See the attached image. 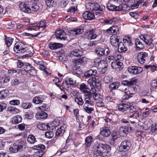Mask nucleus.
<instances>
[{
  "label": "nucleus",
  "mask_w": 157,
  "mask_h": 157,
  "mask_svg": "<svg viewBox=\"0 0 157 157\" xmlns=\"http://www.w3.org/2000/svg\"><path fill=\"white\" fill-rule=\"evenodd\" d=\"M97 71L96 70L90 69L86 72L84 75L85 77H90L92 75H95L97 74Z\"/></svg>",
  "instance_id": "29"
},
{
  "label": "nucleus",
  "mask_w": 157,
  "mask_h": 157,
  "mask_svg": "<svg viewBox=\"0 0 157 157\" xmlns=\"http://www.w3.org/2000/svg\"><path fill=\"white\" fill-rule=\"evenodd\" d=\"M92 142V137L90 136L86 137L85 140V145L87 147H89Z\"/></svg>",
  "instance_id": "39"
},
{
  "label": "nucleus",
  "mask_w": 157,
  "mask_h": 157,
  "mask_svg": "<svg viewBox=\"0 0 157 157\" xmlns=\"http://www.w3.org/2000/svg\"><path fill=\"white\" fill-rule=\"evenodd\" d=\"M20 10L25 13H30L31 12V10L29 8L28 6L24 3L21 2L19 5Z\"/></svg>",
  "instance_id": "16"
},
{
  "label": "nucleus",
  "mask_w": 157,
  "mask_h": 157,
  "mask_svg": "<svg viewBox=\"0 0 157 157\" xmlns=\"http://www.w3.org/2000/svg\"><path fill=\"white\" fill-rule=\"evenodd\" d=\"M64 128L63 127H61L60 128L58 129L56 133V136H59L62 135V133L64 132Z\"/></svg>",
  "instance_id": "42"
},
{
  "label": "nucleus",
  "mask_w": 157,
  "mask_h": 157,
  "mask_svg": "<svg viewBox=\"0 0 157 157\" xmlns=\"http://www.w3.org/2000/svg\"><path fill=\"white\" fill-rule=\"evenodd\" d=\"M84 19L91 20L95 19V17L94 13L89 11H86L82 14Z\"/></svg>",
  "instance_id": "17"
},
{
  "label": "nucleus",
  "mask_w": 157,
  "mask_h": 157,
  "mask_svg": "<svg viewBox=\"0 0 157 157\" xmlns=\"http://www.w3.org/2000/svg\"><path fill=\"white\" fill-rule=\"evenodd\" d=\"M131 146V144L130 141L125 140L121 143L119 148L121 151H125L129 150Z\"/></svg>",
  "instance_id": "9"
},
{
  "label": "nucleus",
  "mask_w": 157,
  "mask_h": 157,
  "mask_svg": "<svg viewBox=\"0 0 157 157\" xmlns=\"http://www.w3.org/2000/svg\"><path fill=\"white\" fill-rule=\"evenodd\" d=\"M86 8L87 9L89 10L90 11H93L94 10V8H93V3H86Z\"/></svg>",
  "instance_id": "51"
},
{
  "label": "nucleus",
  "mask_w": 157,
  "mask_h": 157,
  "mask_svg": "<svg viewBox=\"0 0 157 157\" xmlns=\"http://www.w3.org/2000/svg\"><path fill=\"white\" fill-rule=\"evenodd\" d=\"M136 80L134 78H132L131 80V83L129 86L128 89L131 94H135L136 91L138 86L136 84Z\"/></svg>",
  "instance_id": "7"
},
{
  "label": "nucleus",
  "mask_w": 157,
  "mask_h": 157,
  "mask_svg": "<svg viewBox=\"0 0 157 157\" xmlns=\"http://www.w3.org/2000/svg\"><path fill=\"white\" fill-rule=\"evenodd\" d=\"M120 42L116 35L112 36L110 38V42L111 44L115 47H117Z\"/></svg>",
  "instance_id": "14"
},
{
  "label": "nucleus",
  "mask_w": 157,
  "mask_h": 157,
  "mask_svg": "<svg viewBox=\"0 0 157 157\" xmlns=\"http://www.w3.org/2000/svg\"><path fill=\"white\" fill-rule=\"evenodd\" d=\"M65 81L67 83L71 85H75L76 83V81L73 80L72 78L67 77L65 79Z\"/></svg>",
  "instance_id": "41"
},
{
  "label": "nucleus",
  "mask_w": 157,
  "mask_h": 157,
  "mask_svg": "<svg viewBox=\"0 0 157 157\" xmlns=\"http://www.w3.org/2000/svg\"><path fill=\"white\" fill-rule=\"evenodd\" d=\"M23 146V144L21 142H20L18 144L14 143L13 144V145L10 148L9 150L11 152L15 153L21 148Z\"/></svg>",
  "instance_id": "10"
},
{
  "label": "nucleus",
  "mask_w": 157,
  "mask_h": 157,
  "mask_svg": "<svg viewBox=\"0 0 157 157\" xmlns=\"http://www.w3.org/2000/svg\"><path fill=\"white\" fill-rule=\"evenodd\" d=\"M14 50L17 53H25L26 54L25 55V57H31L33 55L29 48L21 42L17 43L15 44Z\"/></svg>",
  "instance_id": "1"
},
{
  "label": "nucleus",
  "mask_w": 157,
  "mask_h": 157,
  "mask_svg": "<svg viewBox=\"0 0 157 157\" xmlns=\"http://www.w3.org/2000/svg\"><path fill=\"white\" fill-rule=\"evenodd\" d=\"M86 35L88 39H93L97 37V35L95 33V31L93 29L90 30L89 32L87 33Z\"/></svg>",
  "instance_id": "27"
},
{
  "label": "nucleus",
  "mask_w": 157,
  "mask_h": 157,
  "mask_svg": "<svg viewBox=\"0 0 157 157\" xmlns=\"http://www.w3.org/2000/svg\"><path fill=\"white\" fill-rule=\"evenodd\" d=\"M9 91L7 90H2L0 91V99L3 98L8 96Z\"/></svg>",
  "instance_id": "36"
},
{
  "label": "nucleus",
  "mask_w": 157,
  "mask_h": 157,
  "mask_svg": "<svg viewBox=\"0 0 157 157\" xmlns=\"http://www.w3.org/2000/svg\"><path fill=\"white\" fill-rule=\"evenodd\" d=\"M88 59L85 56L81 57L79 59L75 60V63L76 65H79L85 64L87 62Z\"/></svg>",
  "instance_id": "22"
},
{
  "label": "nucleus",
  "mask_w": 157,
  "mask_h": 157,
  "mask_svg": "<svg viewBox=\"0 0 157 157\" xmlns=\"http://www.w3.org/2000/svg\"><path fill=\"white\" fill-rule=\"evenodd\" d=\"M127 112L128 117L132 118L135 116L136 117H139L140 114L138 111L136 110V108L134 106L130 105Z\"/></svg>",
  "instance_id": "6"
},
{
  "label": "nucleus",
  "mask_w": 157,
  "mask_h": 157,
  "mask_svg": "<svg viewBox=\"0 0 157 157\" xmlns=\"http://www.w3.org/2000/svg\"><path fill=\"white\" fill-rule=\"evenodd\" d=\"M113 80V78L111 76H106L104 78V81L105 83H108Z\"/></svg>",
  "instance_id": "46"
},
{
  "label": "nucleus",
  "mask_w": 157,
  "mask_h": 157,
  "mask_svg": "<svg viewBox=\"0 0 157 157\" xmlns=\"http://www.w3.org/2000/svg\"><path fill=\"white\" fill-rule=\"evenodd\" d=\"M9 111H10L13 113L15 114L19 112V110L17 108H14L13 107H9L8 108Z\"/></svg>",
  "instance_id": "49"
},
{
  "label": "nucleus",
  "mask_w": 157,
  "mask_h": 157,
  "mask_svg": "<svg viewBox=\"0 0 157 157\" xmlns=\"http://www.w3.org/2000/svg\"><path fill=\"white\" fill-rule=\"evenodd\" d=\"M126 6V4H121L119 6H116L109 3L107 5V8L109 10L112 11L125 10V7H124Z\"/></svg>",
  "instance_id": "4"
},
{
  "label": "nucleus",
  "mask_w": 157,
  "mask_h": 157,
  "mask_svg": "<svg viewBox=\"0 0 157 157\" xmlns=\"http://www.w3.org/2000/svg\"><path fill=\"white\" fill-rule=\"evenodd\" d=\"M13 39L11 37H5V41L6 44L8 47L10 46L12 44Z\"/></svg>",
  "instance_id": "44"
},
{
  "label": "nucleus",
  "mask_w": 157,
  "mask_h": 157,
  "mask_svg": "<svg viewBox=\"0 0 157 157\" xmlns=\"http://www.w3.org/2000/svg\"><path fill=\"white\" fill-rule=\"evenodd\" d=\"M112 68L117 71H120L122 67L123 63L119 60H114L111 63Z\"/></svg>",
  "instance_id": "11"
},
{
  "label": "nucleus",
  "mask_w": 157,
  "mask_h": 157,
  "mask_svg": "<svg viewBox=\"0 0 157 157\" xmlns=\"http://www.w3.org/2000/svg\"><path fill=\"white\" fill-rule=\"evenodd\" d=\"M32 25V24H31L27 25L29 27L27 29L30 31V32L31 33V34L29 33V34L32 35L33 37L37 36L40 33H36L37 28L36 29L35 28H32L33 26V25Z\"/></svg>",
  "instance_id": "19"
},
{
  "label": "nucleus",
  "mask_w": 157,
  "mask_h": 157,
  "mask_svg": "<svg viewBox=\"0 0 157 157\" xmlns=\"http://www.w3.org/2000/svg\"><path fill=\"white\" fill-rule=\"evenodd\" d=\"M20 101L17 100H13L10 101V104L13 105H17L20 104Z\"/></svg>",
  "instance_id": "62"
},
{
  "label": "nucleus",
  "mask_w": 157,
  "mask_h": 157,
  "mask_svg": "<svg viewBox=\"0 0 157 157\" xmlns=\"http://www.w3.org/2000/svg\"><path fill=\"white\" fill-rule=\"evenodd\" d=\"M55 35L57 38H59L61 40H65L66 38V35L63 30L60 29L56 32Z\"/></svg>",
  "instance_id": "15"
},
{
  "label": "nucleus",
  "mask_w": 157,
  "mask_h": 157,
  "mask_svg": "<svg viewBox=\"0 0 157 157\" xmlns=\"http://www.w3.org/2000/svg\"><path fill=\"white\" fill-rule=\"evenodd\" d=\"M24 69L26 72H28L32 69H33L34 67L31 66V65L29 63H24Z\"/></svg>",
  "instance_id": "38"
},
{
  "label": "nucleus",
  "mask_w": 157,
  "mask_h": 157,
  "mask_svg": "<svg viewBox=\"0 0 157 157\" xmlns=\"http://www.w3.org/2000/svg\"><path fill=\"white\" fill-rule=\"evenodd\" d=\"M95 80L94 77H92L90 78H89L87 81L88 83L90 85H92L94 86V83H95Z\"/></svg>",
  "instance_id": "59"
},
{
  "label": "nucleus",
  "mask_w": 157,
  "mask_h": 157,
  "mask_svg": "<svg viewBox=\"0 0 157 157\" xmlns=\"http://www.w3.org/2000/svg\"><path fill=\"white\" fill-rule=\"evenodd\" d=\"M106 31L109 33H112L114 34V35H116V34H119V29L117 26H114L110 27Z\"/></svg>",
  "instance_id": "23"
},
{
  "label": "nucleus",
  "mask_w": 157,
  "mask_h": 157,
  "mask_svg": "<svg viewBox=\"0 0 157 157\" xmlns=\"http://www.w3.org/2000/svg\"><path fill=\"white\" fill-rule=\"evenodd\" d=\"M131 40L130 39V37H127L126 39H124V43L126 44H128L129 45H132V42H131Z\"/></svg>",
  "instance_id": "56"
},
{
  "label": "nucleus",
  "mask_w": 157,
  "mask_h": 157,
  "mask_svg": "<svg viewBox=\"0 0 157 157\" xmlns=\"http://www.w3.org/2000/svg\"><path fill=\"white\" fill-rule=\"evenodd\" d=\"M83 54V52L78 49H76L71 52L70 55L71 57L72 56L76 57H79L82 56Z\"/></svg>",
  "instance_id": "24"
},
{
  "label": "nucleus",
  "mask_w": 157,
  "mask_h": 157,
  "mask_svg": "<svg viewBox=\"0 0 157 157\" xmlns=\"http://www.w3.org/2000/svg\"><path fill=\"white\" fill-rule=\"evenodd\" d=\"M31 7L32 10L36 11L41 9L42 8V6L40 3H37L36 4H33Z\"/></svg>",
  "instance_id": "30"
},
{
  "label": "nucleus",
  "mask_w": 157,
  "mask_h": 157,
  "mask_svg": "<svg viewBox=\"0 0 157 157\" xmlns=\"http://www.w3.org/2000/svg\"><path fill=\"white\" fill-rule=\"evenodd\" d=\"M130 105L129 102L120 103L118 105V110L123 112L125 111L128 110Z\"/></svg>",
  "instance_id": "12"
},
{
  "label": "nucleus",
  "mask_w": 157,
  "mask_h": 157,
  "mask_svg": "<svg viewBox=\"0 0 157 157\" xmlns=\"http://www.w3.org/2000/svg\"><path fill=\"white\" fill-rule=\"evenodd\" d=\"M40 118V119H46L47 116L48 115L46 113L44 112H42L39 114Z\"/></svg>",
  "instance_id": "55"
},
{
  "label": "nucleus",
  "mask_w": 157,
  "mask_h": 157,
  "mask_svg": "<svg viewBox=\"0 0 157 157\" xmlns=\"http://www.w3.org/2000/svg\"><path fill=\"white\" fill-rule=\"evenodd\" d=\"M92 97L95 100H97L99 99V95L98 94L95 93V91H94V90L93 91V92L92 93Z\"/></svg>",
  "instance_id": "60"
},
{
  "label": "nucleus",
  "mask_w": 157,
  "mask_h": 157,
  "mask_svg": "<svg viewBox=\"0 0 157 157\" xmlns=\"http://www.w3.org/2000/svg\"><path fill=\"white\" fill-rule=\"evenodd\" d=\"M46 3L47 6L48 7L53 6L55 5L54 0H47Z\"/></svg>",
  "instance_id": "53"
},
{
  "label": "nucleus",
  "mask_w": 157,
  "mask_h": 157,
  "mask_svg": "<svg viewBox=\"0 0 157 157\" xmlns=\"http://www.w3.org/2000/svg\"><path fill=\"white\" fill-rule=\"evenodd\" d=\"M116 58L114 57L113 56H109L107 57L106 58V60L108 62L109 64L111 63L110 62L112 61H114V60H114Z\"/></svg>",
  "instance_id": "57"
},
{
  "label": "nucleus",
  "mask_w": 157,
  "mask_h": 157,
  "mask_svg": "<svg viewBox=\"0 0 157 157\" xmlns=\"http://www.w3.org/2000/svg\"><path fill=\"white\" fill-rule=\"evenodd\" d=\"M119 133L121 136H124L126 134V132L124 128H121L119 130Z\"/></svg>",
  "instance_id": "52"
},
{
  "label": "nucleus",
  "mask_w": 157,
  "mask_h": 157,
  "mask_svg": "<svg viewBox=\"0 0 157 157\" xmlns=\"http://www.w3.org/2000/svg\"><path fill=\"white\" fill-rule=\"evenodd\" d=\"M101 59L100 58H97L94 59L93 62L94 65L97 67V66H101Z\"/></svg>",
  "instance_id": "40"
},
{
  "label": "nucleus",
  "mask_w": 157,
  "mask_h": 157,
  "mask_svg": "<svg viewBox=\"0 0 157 157\" xmlns=\"http://www.w3.org/2000/svg\"><path fill=\"white\" fill-rule=\"evenodd\" d=\"M54 134V133L52 131L45 132V135L46 137L51 138L53 136Z\"/></svg>",
  "instance_id": "47"
},
{
  "label": "nucleus",
  "mask_w": 157,
  "mask_h": 157,
  "mask_svg": "<svg viewBox=\"0 0 157 157\" xmlns=\"http://www.w3.org/2000/svg\"><path fill=\"white\" fill-rule=\"evenodd\" d=\"M151 86L153 88L157 87V80H151L150 83Z\"/></svg>",
  "instance_id": "58"
},
{
  "label": "nucleus",
  "mask_w": 157,
  "mask_h": 157,
  "mask_svg": "<svg viewBox=\"0 0 157 157\" xmlns=\"http://www.w3.org/2000/svg\"><path fill=\"white\" fill-rule=\"evenodd\" d=\"M129 126H126L124 127V128L125 131L126 132H130L134 128V127L130 125L129 124Z\"/></svg>",
  "instance_id": "61"
},
{
  "label": "nucleus",
  "mask_w": 157,
  "mask_h": 157,
  "mask_svg": "<svg viewBox=\"0 0 157 157\" xmlns=\"http://www.w3.org/2000/svg\"><path fill=\"white\" fill-rule=\"evenodd\" d=\"M100 134L103 136L108 137L110 134V130L106 127H103L101 129Z\"/></svg>",
  "instance_id": "21"
},
{
  "label": "nucleus",
  "mask_w": 157,
  "mask_h": 157,
  "mask_svg": "<svg viewBox=\"0 0 157 157\" xmlns=\"http://www.w3.org/2000/svg\"><path fill=\"white\" fill-rule=\"evenodd\" d=\"M142 1L141 0H138L135 1V2H134L131 5V8L132 9H135L138 8L140 5L141 4Z\"/></svg>",
  "instance_id": "35"
},
{
  "label": "nucleus",
  "mask_w": 157,
  "mask_h": 157,
  "mask_svg": "<svg viewBox=\"0 0 157 157\" xmlns=\"http://www.w3.org/2000/svg\"><path fill=\"white\" fill-rule=\"evenodd\" d=\"M83 32V28L78 27L74 29L70 30V34L73 35H77L81 34Z\"/></svg>",
  "instance_id": "20"
},
{
  "label": "nucleus",
  "mask_w": 157,
  "mask_h": 157,
  "mask_svg": "<svg viewBox=\"0 0 157 157\" xmlns=\"http://www.w3.org/2000/svg\"><path fill=\"white\" fill-rule=\"evenodd\" d=\"M80 89L81 91L84 93L88 94L91 92L90 90L88 88L87 86L84 83H82L80 85Z\"/></svg>",
  "instance_id": "28"
},
{
  "label": "nucleus",
  "mask_w": 157,
  "mask_h": 157,
  "mask_svg": "<svg viewBox=\"0 0 157 157\" xmlns=\"http://www.w3.org/2000/svg\"><path fill=\"white\" fill-rule=\"evenodd\" d=\"M128 71L130 73L133 75H136L140 72L138 67L136 66H132L131 67H129Z\"/></svg>",
  "instance_id": "25"
},
{
  "label": "nucleus",
  "mask_w": 157,
  "mask_h": 157,
  "mask_svg": "<svg viewBox=\"0 0 157 157\" xmlns=\"http://www.w3.org/2000/svg\"><path fill=\"white\" fill-rule=\"evenodd\" d=\"M33 101L34 103H35L36 104H39L42 102L43 101L40 97H36L33 98Z\"/></svg>",
  "instance_id": "45"
},
{
  "label": "nucleus",
  "mask_w": 157,
  "mask_h": 157,
  "mask_svg": "<svg viewBox=\"0 0 157 157\" xmlns=\"http://www.w3.org/2000/svg\"><path fill=\"white\" fill-rule=\"evenodd\" d=\"M140 38L145 43L149 45L150 47L152 48L154 46V44L152 43L153 40L151 39L150 36L144 34L140 36Z\"/></svg>",
  "instance_id": "3"
},
{
  "label": "nucleus",
  "mask_w": 157,
  "mask_h": 157,
  "mask_svg": "<svg viewBox=\"0 0 157 157\" xmlns=\"http://www.w3.org/2000/svg\"><path fill=\"white\" fill-rule=\"evenodd\" d=\"M135 45L136 49L137 50H140L144 48L143 44L138 39L135 40Z\"/></svg>",
  "instance_id": "31"
},
{
  "label": "nucleus",
  "mask_w": 157,
  "mask_h": 157,
  "mask_svg": "<svg viewBox=\"0 0 157 157\" xmlns=\"http://www.w3.org/2000/svg\"><path fill=\"white\" fill-rule=\"evenodd\" d=\"M108 64H109L108 62L106 60V59L105 60H102L101 61V64L102 66V67H107Z\"/></svg>",
  "instance_id": "64"
},
{
  "label": "nucleus",
  "mask_w": 157,
  "mask_h": 157,
  "mask_svg": "<svg viewBox=\"0 0 157 157\" xmlns=\"http://www.w3.org/2000/svg\"><path fill=\"white\" fill-rule=\"evenodd\" d=\"M117 47L118 48V51L119 53H122L126 51V47L124 46L123 43L121 42H120Z\"/></svg>",
  "instance_id": "33"
},
{
  "label": "nucleus",
  "mask_w": 157,
  "mask_h": 157,
  "mask_svg": "<svg viewBox=\"0 0 157 157\" xmlns=\"http://www.w3.org/2000/svg\"><path fill=\"white\" fill-rule=\"evenodd\" d=\"M27 140L28 142L31 144H34L35 142L36 141L34 136L32 135H30L29 136Z\"/></svg>",
  "instance_id": "37"
},
{
  "label": "nucleus",
  "mask_w": 157,
  "mask_h": 157,
  "mask_svg": "<svg viewBox=\"0 0 157 157\" xmlns=\"http://www.w3.org/2000/svg\"><path fill=\"white\" fill-rule=\"evenodd\" d=\"M95 52L97 55L100 56H107L110 53L109 49L106 48L98 47L95 49Z\"/></svg>",
  "instance_id": "5"
},
{
  "label": "nucleus",
  "mask_w": 157,
  "mask_h": 157,
  "mask_svg": "<svg viewBox=\"0 0 157 157\" xmlns=\"http://www.w3.org/2000/svg\"><path fill=\"white\" fill-rule=\"evenodd\" d=\"M91 105L86 104L83 105V109L87 113H90L94 110V104Z\"/></svg>",
  "instance_id": "18"
},
{
  "label": "nucleus",
  "mask_w": 157,
  "mask_h": 157,
  "mask_svg": "<svg viewBox=\"0 0 157 157\" xmlns=\"http://www.w3.org/2000/svg\"><path fill=\"white\" fill-rule=\"evenodd\" d=\"M120 85L119 82H113L110 84L109 87L111 90L116 89L119 87Z\"/></svg>",
  "instance_id": "34"
},
{
  "label": "nucleus",
  "mask_w": 157,
  "mask_h": 157,
  "mask_svg": "<svg viewBox=\"0 0 157 157\" xmlns=\"http://www.w3.org/2000/svg\"><path fill=\"white\" fill-rule=\"evenodd\" d=\"M37 128L42 130H45L48 128L47 125L44 124H40L37 126Z\"/></svg>",
  "instance_id": "48"
},
{
  "label": "nucleus",
  "mask_w": 157,
  "mask_h": 157,
  "mask_svg": "<svg viewBox=\"0 0 157 157\" xmlns=\"http://www.w3.org/2000/svg\"><path fill=\"white\" fill-rule=\"evenodd\" d=\"M74 100L79 105H82L84 103V102L82 98L80 97L75 98Z\"/></svg>",
  "instance_id": "50"
},
{
  "label": "nucleus",
  "mask_w": 157,
  "mask_h": 157,
  "mask_svg": "<svg viewBox=\"0 0 157 157\" xmlns=\"http://www.w3.org/2000/svg\"><path fill=\"white\" fill-rule=\"evenodd\" d=\"M22 120V118L20 115H18L12 118V122L14 124L18 123L21 122Z\"/></svg>",
  "instance_id": "32"
},
{
  "label": "nucleus",
  "mask_w": 157,
  "mask_h": 157,
  "mask_svg": "<svg viewBox=\"0 0 157 157\" xmlns=\"http://www.w3.org/2000/svg\"><path fill=\"white\" fill-rule=\"evenodd\" d=\"M92 97V92H90L84 95V104H88L91 105V104H94L91 100V98Z\"/></svg>",
  "instance_id": "13"
},
{
  "label": "nucleus",
  "mask_w": 157,
  "mask_h": 157,
  "mask_svg": "<svg viewBox=\"0 0 157 157\" xmlns=\"http://www.w3.org/2000/svg\"><path fill=\"white\" fill-rule=\"evenodd\" d=\"M62 46V44L55 43H51L49 44V47L51 49H56L61 47Z\"/></svg>",
  "instance_id": "26"
},
{
  "label": "nucleus",
  "mask_w": 157,
  "mask_h": 157,
  "mask_svg": "<svg viewBox=\"0 0 157 157\" xmlns=\"http://www.w3.org/2000/svg\"><path fill=\"white\" fill-rule=\"evenodd\" d=\"M130 15L133 18L136 19L139 17V14L135 12H130L129 13Z\"/></svg>",
  "instance_id": "63"
},
{
  "label": "nucleus",
  "mask_w": 157,
  "mask_h": 157,
  "mask_svg": "<svg viewBox=\"0 0 157 157\" xmlns=\"http://www.w3.org/2000/svg\"><path fill=\"white\" fill-rule=\"evenodd\" d=\"M11 85L12 86H16L21 84V82L18 78L13 79L11 81Z\"/></svg>",
  "instance_id": "43"
},
{
  "label": "nucleus",
  "mask_w": 157,
  "mask_h": 157,
  "mask_svg": "<svg viewBox=\"0 0 157 157\" xmlns=\"http://www.w3.org/2000/svg\"><path fill=\"white\" fill-rule=\"evenodd\" d=\"M148 54L147 53L141 52L137 56V59L138 62L141 64H144L148 57Z\"/></svg>",
  "instance_id": "8"
},
{
  "label": "nucleus",
  "mask_w": 157,
  "mask_h": 157,
  "mask_svg": "<svg viewBox=\"0 0 157 157\" xmlns=\"http://www.w3.org/2000/svg\"><path fill=\"white\" fill-rule=\"evenodd\" d=\"M110 147L106 144L100 143L98 144L95 151V153L105 154L106 151Z\"/></svg>",
  "instance_id": "2"
},
{
  "label": "nucleus",
  "mask_w": 157,
  "mask_h": 157,
  "mask_svg": "<svg viewBox=\"0 0 157 157\" xmlns=\"http://www.w3.org/2000/svg\"><path fill=\"white\" fill-rule=\"evenodd\" d=\"M31 104L30 103H24L22 104V107L25 109H28L31 107Z\"/></svg>",
  "instance_id": "54"
}]
</instances>
